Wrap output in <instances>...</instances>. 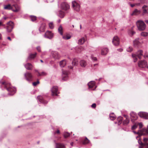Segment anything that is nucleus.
I'll return each mask as SVG.
<instances>
[{
  "mask_svg": "<svg viewBox=\"0 0 148 148\" xmlns=\"http://www.w3.org/2000/svg\"><path fill=\"white\" fill-rule=\"evenodd\" d=\"M59 134L60 133V131H59V130H58L56 131V132H54V134Z\"/></svg>",
  "mask_w": 148,
  "mask_h": 148,
  "instance_id": "5fc2aeb1",
  "label": "nucleus"
},
{
  "mask_svg": "<svg viewBox=\"0 0 148 148\" xmlns=\"http://www.w3.org/2000/svg\"><path fill=\"white\" fill-rule=\"evenodd\" d=\"M138 115L141 118L148 119V113L145 112H140L138 113Z\"/></svg>",
  "mask_w": 148,
  "mask_h": 148,
  "instance_id": "1a4fd4ad",
  "label": "nucleus"
},
{
  "mask_svg": "<svg viewBox=\"0 0 148 148\" xmlns=\"http://www.w3.org/2000/svg\"><path fill=\"white\" fill-rule=\"evenodd\" d=\"M91 57L92 59L96 61L97 60V58L96 57H94L92 55Z\"/></svg>",
  "mask_w": 148,
  "mask_h": 148,
  "instance_id": "8fccbe9b",
  "label": "nucleus"
},
{
  "mask_svg": "<svg viewBox=\"0 0 148 148\" xmlns=\"http://www.w3.org/2000/svg\"><path fill=\"white\" fill-rule=\"evenodd\" d=\"M51 94L52 96H57L58 95V88L54 86L51 89Z\"/></svg>",
  "mask_w": 148,
  "mask_h": 148,
  "instance_id": "9d476101",
  "label": "nucleus"
},
{
  "mask_svg": "<svg viewBox=\"0 0 148 148\" xmlns=\"http://www.w3.org/2000/svg\"><path fill=\"white\" fill-rule=\"evenodd\" d=\"M80 64L81 66L83 67H85L86 65V63L84 60H81L80 62Z\"/></svg>",
  "mask_w": 148,
  "mask_h": 148,
  "instance_id": "c85d7f7f",
  "label": "nucleus"
},
{
  "mask_svg": "<svg viewBox=\"0 0 148 148\" xmlns=\"http://www.w3.org/2000/svg\"><path fill=\"white\" fill-rule=\"evenodd\" d=\"M145 22L146 23H148V20H146L145 21Z\"/></svg>",
  "mask_w": 148,
  "mask_h": 148,
  "instance_id": "69168bd1",
  "label": "nucleus"
},
{
  "mask_svg": "<svg viewBox=\"0 0 148 148\" xmlns=\"http://www.w3.org/2000/svg\"><path fill=\"white\" fill-rule=\"evenodd\" d=\"M131 120H136L137 119L138 116L135 113L132 112L130 113Z\"/></svg>",
  "mask_w": 148,
  "mask_h": 148,
  "instance_id": "f3484780",
  "label": "nucleus"
},
{
  "mask_svg": "<svg viewBox=\"0 0 148 148\" xmlns=\"http://www.w3.org/2000/svg\"><path fill=\"white\" fill-rule=\"evenodd\" d=\"M148 7L147 5H144L142 7L143 10V13L144 14L148 13V12L147 10Z\"/></svg>",
  "mask_w": 148,
  "mask_h": 148,
  "instance_id": "cd10ccee",
  "label": "nucleus"
},
{
  "mask_svg": "<svg viewBox=\"0 0 148 148\" xmlns=\"http://www.w3.org/2000/svg\"><path fill=\"white\" fill-rule=\"evenodd\" d=\"M143 51L141 50H139L138 51L136 54H133L132 56L134 58V62H136L137 60L138 57L140 59H141V56H143Z\"/></svg>",
  "mask_w": 148,
  "mask_h": 148,
  "instance_id": "7ed1b4c3",
  "label": "nucleus"
},
{
  "mask_svg": "<svg viewBox=\"0 0 148 148\" xmlns=\"http://www.w3.org/2000/svg\"><path fill=\"white\" fill-rule=\"evenodd\" d=\"M137 126L138 124L136 123L132 127V130H135L136 128L137 127Z\"/></svg>",
  "mask_w": 148,
  "mask_h": 148,
  "instance_id": "79ce46f5",
  "label": "nucleus"
},
{
  "mask_svg": "<svg viewBox=\"0 0 148 148\" xmlns=\"http://www.w3.org/2000/svg\"><path fill=\"white\" fill-rule=\"evenodd\" d=\"M71 38V36L68 34H64L62 36V38L64 40H68Z\"/></svg>",
  "mask_w": 148,
  "mask_h": 148,
  "instance_id": "bb28decb",
  "label": "nucleus"
},
{
  "mask_svg": "<svg viewBox=\"0 0 148 148\" xmlns=\"http://www.w3.org/2000/svg\"><path fill=\"white\" fill-rule=\"evenodd\" d=\"M39 83V82L38 80L37 82H34L33 83V85L34 86H36L37 84Z\"/></svg>",
  "mask_w": 148,
  "mask_h": 148,
  "instance_id": "49530a36",
  "label": "nucleus"
},
{
  "mask_svg": "<svg viewBox=\"0 0 148 148\" xmlns=\"http://www.w3.org/2000/svg\"><path fill=\"white\" fill-rule=\"evenodd\" d=\"M119 120H122L123 119L122 117H120L119 118Z\"/></svg>",
  "mask_w": 148,
  "mask_h": 148,
  "instance_id": "bf43d9fd",
  "label": "nucleus"
},
{
  "mask_svg": "<svg viewBox=\"0 0 148 148\" xmlns=\"http://www.w3.org/2000/svg\"><path fill=\"white\" fill-rule=\"evenodd\" d=\"M136 24L138 29L140 31L144 30L146 27V25L143 21L141 20L138 21Z\"/></svg>",
  "mask_w": 148,
  "mask_h": 148,
  "instance_id": "f03ea898",
  "label": "nucleus"
},
{
  "mask_svg": "<svg viewBox=\"0 0 148 148\" xmlns=\"http://www.w3.org/2000/svg\"><path fill=\"white\" fill-rule=\"evenodd\" d=\"M7 38L9 40H11V39L10 37H8Z\"/></svg>",
  "mask_w": 148,
  "mask_h": 148,
  "instance_id": "052dcab7",
  "label": "nucleus"
},
{
  "mask_svg": "<svg viewBox=\"0 0 148 148\" xmlns=\"http://www.w3.org/2000/svg\"><path fill=\"white\" fill-rule=\"evenodd\" d=\"M138 143H139L140 144H142V142H141V143H140V142H139V141H138Z\"/></svg>",
  "mask_w": 148,
  "mask_h": 148,
  "instance_id": "774afa93",
  "label": "nucleus"
},
{
  "mask_svg": "<svg viewBox=\"0 0 148 148\" xmlns=\"http://www.w3.org/2000/svg\"><path fill=\"white\" fill-rule=\"evenodd\" d=\"M64 15V12L61 10H60L59 11L58 16L62 18H63Z\"/></svg>",
  "mask_w": 148,
  "mask_h": 148,
  "instance_id": "c756f323",
  "label": "nucleus"
},
{
  "mask_svg": "<svg viewBox=\"0 0 148 148\" xmlns=\"http://www.w3.org/2000/svg\"><path fill=\"white\" fill-rule=\"evenodd\" d=\"M113 43L115 46H117L119 44V38L117 36H115L113 39Z\"/></svg>",
  "mask_w": 148,
  "mask_h": 148,
  "instance_id": "ddd939ff",
  "label": "nucleus"
},
{
  "mask_svg": "<svg viewBox=\"0 0 148 148\" xmlns=\"http://www.w3.org/2000/svg\"><path fill=\"white\" fill-rule=\"evenodd\" d=\"M25 68L28 70H32V69L33 66L30 63H27L25 64Z\"/></svg>",
  "mask_w": 148,
  "mask_h": 148,
  "instance_id": "6ab92c4d",
  "label": "nucleus"
},
{
  "mask_svg": "<svg viewBox=\"0 0 148 148\" xmlns=\"http://www.w3.org/2000/svg\"><path fill=\"white\" fill-rule=\"evenodd\" d=\"M63 135L64 138H67L69 137L70 135V134L69 133L67 132H64L63 134Z\"/></svg>",
  "mask_w": 148,
  "mask_h": 148,
  "instance_id": "c9c22d12",
  "label": "nucleus"
},
{
  "mask_svg": "<svg viewBox=\"0 0 148 148\" xmlns=\"http://www.w3.org/2000/svg\"><path fill=\"white\" fill-rule=\"evenodd\" d=\"M37 53H35L34 54H31L29 55V57L28 58L29 59H31L34 58L36 55Z\"/></svg>",
  "mask_w": 148,
  "mask_h": 148,
  "instance_id": "473e14b6",
  "label": "nucleus"
},
{
  "mask_svg": "<svg viewBox=\"0 0 148 148\" xmlns=\"http://www.w3.org/2000/svg\"><path fill=\"white\" fill-rule=\"evenodd\" d=\"M61 9L65 11H67L70 8V6L66 2H63L61 4Z\"/></svg>",
  "mask_w": 148,
  "mask_h": 148,
  "instance_id": "0eeeda50",
  "label": "nucleus"
},
{
  "mask_svg": "<svg viewBox=\"0 0 148 148\" xmlns=\"http://www.w3.org/2000/svg\"><path fill=\"white\" fill-rule=\"evenodd\" d=\"M89 142V140L87 138H86L85 139L83 142V143L84 144H88Z\"/></svg>",
  "mask_w": 148,
  "mask_h": 148,
  "instance_id": "58836bf2",
  "label": "nucleus"
},
{
  "mask_svg": "<svg viewBox=\"0 0 148 148\" xmlns=\"http://www.w3.org/2000/svg\"><path fill=\"white\" fill-rule=\"evenodd\" d=\"M58 31L60 34L62 35L63 34V29L62 27L60 26L58 28Z\"/></svg>",
  "mask_w": 148,
  "mask_h": 148,
  "instance_id": "f704fd0d",
  "label": "nucleus"
},
{
  "mask_svg": "<svg viewBox=\"0 0 148 148\" xmlns=\"http://www.w3.org/2000/svg\"><path fill=\"white\" fill-rule=\"evenodd\" d=\"M96 105L95 103H93L91 106V107L92 108H96Z\"/></svg>",
  "mask_w": 148,
  "mask_h": 148,
  "instance_id": "603ef678",
  "label": "nucleus"
},
{
  "mask_svg": "<svg viewBox=\"0 0 148 148\" xmlns=\"http://www.w3.org/2000/svg\"><path fill=\"white\" fill-rule=\"evenodd\" d=\"M140 5V3H136L135 4H130V6L132 7H133L135 5Z\"/></svg>",
  "mask_w": 148,
  "mask_h": 148,
  "instance_id": "09e8293b",
  "label": "nucleus"
},
{
  "mask_svg": "<svg viewBox=\"0 0 148 148\" xmlns=\"http://www.w3.org/2000/svg\"><path fill=\"white\" fill-rule=\"evenodd\" d=\"M55 148H65L64 145L61 143H56Z\"/></svg>",
  "mask_w": 148,
  "mask_h": 148,
  "instance_id": "5701e85b",
  "label": "nucleus"
},
{
  "mask_svg": "<svg viewBox=\"0 0 148 148\" xmlns=\"http://www.w3.org/2000/svg\"><path fill=\"white\" fill-rule=\"evenodd\" d=\"M66 60H63L60 62V65L61 67H63L66 65Z\"/></svg>",
  "mask_w": 148,
  "mask_h": 148,
  "instance_id": "393cba45",
  "label": "nucleus"
},
{
  "mask_svg": "<svg viewBox=\"0 0 148 148\" xmlns=\"http://www.w3.org/2000/svg\"><path fill=\"white\" fill-rule=\"evenodd\" d=\"M11 10L14 12H18L20 10V7L17 4H15L11 6Z\"/></svg>",
  "mask_w": 148,
  "mask_h": 148,
  "instance_id": "4468645a",
  "label": "nucleus"
},
{
  "mask_svg": "<svg viewBox=\"0 0 148 148\" xmlns=\"http://www.w3.org/2000/svg\"><path fill=\"white\" fill-rule=\"evenodd\" d=\"M44 36L46 38L51 39L53 36V34L51 32L47 31L45 33Z\"/></svg>",
  "mask_w": 148,
  "mask_h": 148,
  "instance_id": "2eb2a0df",
  "label": "nucleus"
},
{
  "mask_svg": "<svg viewBox=\"0 0 148 148\" xmlns=\"http://www.w3.org/2000/svg\"><path fill=\"white\" fill-rule=\"evenodd\" d=\"M52 56L53 58L55 59H59L60 56L58 52L53 51L51 52Z\"/></svg>",
  "mask_w": 148,
  "mask_h": 148,
  "instance_id": "f8f14e48",
  "label": "nucleus"
},
{
  "mask_svg": "<svg viewBox=\"0 0 148 148\" xmlns=\"http://www.w3.org/2000/svg\"><path fill=\"white\" fill-rule=\"evenodd\" d=\"M143 140L144 142L145 143V144L146 145H147V147L146 148H148V143H147V141H148V138H143Z\"/></svg>",
  "mask_w": 148,
  "mask_h": 148,
  "instance_id": "e433bc0d",
  "label": "nucleus"
},
{
  "mask_svg": "<svg viewBox=\"0 0 148 148\" xmlns=\"http://www.w3.org/2000/svg\"><path fill=\"white\" fill-rule=\"evenodd\" d=\"M68 68L70 69H72L73 68V67L72 66H69Z\"/></svg>",
  "mask_w": 148,
  "mask_h": 148,
  "instance_id": "4d7b16f0",
  "label": "nucleus"
},
{
  "mask_svg": "<svg viewBox=\"0 0 148 148\" xmlns=\"http://www.w3.org/2000/svg\"><path fill=\"white\" fill-rule=\"evenodd\" d=\"M46 75V73L44 72H42L41 73L39 72H38V75H37L38 76H40L41 75Z\"/></svg>",
  "mask_w": 148,
  "mask_h": 148,
  "instance_id": "4c0bfd02",
  "label": "nucleus"
},
{
  "mask_svg": "<svg viewBox=\"0 0 148 148\" xmlns=\"http://www.w3.org/2000/svg\"><path fill=\"white\" fill-rule=\"evenodd\" d=\"M140 1L141 3H144L145 2V0H140Z\"/></svg>",
  "mask_w": 148,
  "mask_h": 148,
  "instance_id": "6e6d98bb",
  "label": "nucleus"
},
{
  "mask_svg": "<svg viewBox=\"0 0 148 148\" xmlns=\"http://www.w3.org/2000/svg\"><path fill=\"white\" fill-rule=\"evenodd\" d=\"M46 27V25L45 23H42L40 27L39 30L40 32L45 31Z\"/></svg>",
  "mask_w": 148,
  "mask_h": 148,
  "instance_id": "a211bd4d",
  "label": "nucleus"
},
{
  "mask_svg": "<svg viewBox=\"0 0 148 148\" xmlns=\"http://www.w3.org/2000/svg\"><path fill=\"white\" fill-rule=\"evenodd\" d=\"M137 124H138V125L139 128H141L143 126V124L142 123H137Z\"/></svg>",
  "mask_w": 148,
  "mask_h": 148,
  "instance_id": "a18cd8bd",
  "label": "nucleus"
},
{
  "mask_svg": "<svg viewBox=\"0 0 148 148\" xmlns=\"http://www.w3.org/2000/svg\"><path fill=\"white\" fill-rule=\"evenodd\" d=\"M49 27L51 29H53L54 28V25L53 22H50L49 24Z\"/></svg>",
  "mask_w": 148,
  "mask_h": 148,
  "instance_id": "a19ab883",
  "label": "nucleus"
},
{
  "mask_svg": "<svg viewBox=\"0 0 148 148\" xmlns=\"http://www.w3.org/2000/svg\"><path fill=\"white\" fill-rule=\"evenodd\" d=\"M124 116L125 118H126V119H127V116L126 115H124Z\"/></svg>",
  "mask_w": 148,
  "mask_h": 148,
  "instance_id": "680f3d73",
  "label": "nucleus"
},
{
  "mask_svg": "<svg viewBox=\"0 0 148 148\" xmlns=\"http://www.w3.org/2000/svg\"><path fill=\"white\" fill-rule=\"evenodd\" d=\"M141 35L142 36H146L147 35L148 33L146 32H143L141 33Z\"/></svg>",
  "mask_w": 148,
  "mask_h": 148,
  "instance_id": "c03bdc74",
  "label": "nucleus"
},
{
  "mask_svg": "<svg viewBox=\"0 0 148 148\" xmlns=\"http://www.w3.org/2000/svg\"><path fill=\"white\" fill-rule=\"evenodd\" d=\"M88 85L89 88L92 89L93 88L94 86H95V82L94 81H91L88 83Z\"/></svg>",
  "mask_w": 148,
  "mask_h": 148,
  "instance_id": "4be33fe9",
  "label": "nucleus"
},
{
  "mask_svg": "<svg viewBox=\"0 0 148 148\" xmlns=\"http://www.w3.org/2000/svg\"><path fill=\"white\" fill-rule=\"evenodd\" d=\"M11 5L10 4L5 5L4 6V8L5 10H10L11 9Z\"/></svg>",
  "mask_w": 148,
  "mask_h": 148,
  "instance_id": "2f4dec72",
  "label": "nucleus"
},
{
  "mask_svg": "<svg viewBox=\"0 0 148 148\" xmlns=\"http://www.w3.org/2000/svg\"><path fill=\"white\" fill-rule=\"evenodd\" d=\"M78 64V61L77 59L74 58L72 62V64L73 66H76Z\"/></svg>",
  "mask_w": 148,
  "mask_h": 148,
  "instance_id": "7c9ffc66",
  "label": "nucleus"
},
{
  "mask_svg": "<svg viewBox=\"0 0 148 148\" xmlns=\"http://www.w3.org/2000/svg\"><path fill=\"white\" fill-rule=\"evenodd\" d=\"M147 65V62L145 60H140L138 61V66L141 68H144L146 67Z\"/></svg>",
  "mask_w": 148,
  "mask_h": 148,
  "instance_id": "6e6552de",
  "label": "nucleus"
},
{
  "mask_svg": "<svg viewBox=\"0 0 148 148\" xmlns=\"http://www.w3.org/2000/svg\"><path fill=\"white\" fill-rule=\"evenodd\" d=\"M108 52V49L107 48H103L101 50V54L102 55H106Z\"/></svg>",
  "mask_w": 148,
  "mask_h": 148,
  "instance_id": "412c9836",
  "label": "nucleus"
},
{
  "mask_svg": "<svg viewBox=\"0 0 148 148\" xmlns=\"http://www.w3.org/2000/svg\"><path fill=\"white\" fill-rule=\"evenodd\" d=\"M37 98L39 101L41 103L44 104H46L48 102L45 100L43 97L41 96H38L37 97Z\"/></svg>",
  "mask_w": 148,
  "mask_h": 148,
  "instance_id": "dca6fc26",
  "label": "nucleus"
},
{
  "mask_svg": "<svg viewBox=\"0 0 148 148\" xmlns=\"http://www.w3.org/2000/svg\"><path fill=\"white\" fill-rule=\"evenodd\" d=\"M30 18L32 21H34L36 20V16H30Z\"/></svg>",
  "mask_w": 148,
  "mask_h": 148,
  "instance_id": "ea45409f",
  "label": "nucleus"
},
{
  "mask_svg": "<svg viewBox=\"0 0 148 148\" xmlns=\"http://www.w3.org/2000/svg\"><path fill=\"white\" fill-rule=\"evenodd\" d=\"M3 25L2 23L0 22V26H1V25Z\"/></svg>",
  "mask_w": 148,
  "mask_h": 148,
  "instance_id": "0e129e2a",
  "label": "nucleus"
},
{
  "mask_svg": "<svg viewBox=\"0 0 148 148\" xmlns=\"http://www.w3.org/2000/svg\"><path fill=\"white\" fill-rule=\"evenodd\" d=\"M0 83L2 86L9 92V94L13 95L15 93V88L12 87L10 84L7 83L5 82H1Z\"/></svg>",
  "mask_w": 148,
  "mask_h": 148,
  "instance_id": "f257e3e1",
  "label": "nucleus"
},
{
  "mask_svg": "<svg viewBox=\"0 0 148 148\" xmlns=\"http://www.w3.org/2000/svg\"><path fill=\"white\" fill-rule=\"evenodd\" d=\"M24 76L26 79L29 81H30L32 80L33 76L32 73L29 72H27L25 73Z\"/></svg>",
  "mask_w": 148,
  "mask_h": 148,
  "instance_id": "423d86ee",
  "label": "nucleus"
},
{
  "mask_svg": "<svg viewBox=\"0 0 148 148\" xmlns=\"http://www.w3.org/2000/svg\"><path fill=\"white\" fill-rule=\"evenodd\" d=\"M110 118L112 120H114L116 119V116L114 113H110Z\"/></svg>",
  "mask_w": 148,
  "mask_h": 148,
  "instance_id": "a878e982",
  "label": "nucleus"
},
{
  "mask_svg": "<svg viewBox=\"0 0 148 148\" xmlns=\"http://www.w3.org/2000/svg\"><path fill=\"white\" fill-rule=\"evenodd\" d=\"M7 18V17H4V19L5 20H6Z\"/></svg>",
  "mask_w": 148,
  "mask_h": 148,
  "instance_id": "338daca9",
  "label": "nucleus"
},
{
  "mask_svg": "<svg viewBox=\"0 0 148 148\" xmlns=\"http://www.w3.org/2000/svg\"><path fill=\"white\" fill-rule=\"evenodd\" d=\"M117 50L121 52L123 51V49H118Z\"/></svg>",
  "mask_w": 148,
  "mask_h": 148,
  "instance_id": "13d9d810",
  "label": "nucleus"
},
{
  "mask_svg": "<svg viewBox=\"0 0 148 148\" xmlns=\"http://www.w3.org/2000/svg\"><path fill=\"white\" fill-rule=\"evenodd\" d=\"M86 40V38H82L79 40L78 43L79 45H82Z\"/></svg>",
  "mask_w": 148,
  "mask_h": 148,
  "instance_id": "b1692460",
  "label": "nucleus"
},
{
  "mask_svg": "<svg viewBox=\"0 0 148 148\" xmlns=\"http://www.w3.org/2000/svg\"><path fill=\"white\" fill-rule=\"evenodd\" d=\"M8 25L6 27L8 32H11L14 27V24L13 22L11 21L9 22L7 24Z\"/></svg>",
  "mask_w": 148,
  "mask_h": 148,
  "instance_id": "39448f33",
  "label": "nucleus"
},
{
  "mask_svg": "<svg viewBox=\"0 0 148 148\" xmlns=\"http://www.w3.org/2000/svg\"><path fill=\"white\" fill-rule=\"evenodd\" d=\"M140 11L137 9H135L133 12L131 14L132 16L137 15L140 13Z\"/></svg>",
  "mask_w": 148,
  "mask_h": 148,
  "instance_id": "aec40b11",
  "label": "nucleus"
},
{
  "mask_svg": "<svg viewBox=\"0 0 148 148\" xmlns=\"http://www.w3.org/2000/svg\"><path fill=\"white\" fill-rule=\"evenodd\" d=\"M36 49L38 51L40 52L41 51V48L40 47H37L36 48Z\"/></svg>",
  "mask_w": 148,
  "mask_h": 148,
  "instance_id": "3c124183",
  "label": "nucleus"
},
{
  "mask_svg": "<svg viewBox=\"0 0 148 148\" xmlns=\"http://www.w3.org/2000/svg\"><path fill=\"white\" fill-rule=\"evenodd\" d=\"M72 6L73 10L77 12H79L80 10L79 4L76 1H74L72 2Z\"/></svg>",
  "mask_w": 148,
  "mask_h": 148,
  "instance_id": "20e7f679",
  "label": "nucleus"
},
{
  "mask_svg": "<svg viewBox=\"0 0 148 148\" xmlns=\"http://www.w3.org/2000/svg\"><path fill=\"white\" fill-rule=\"evenodd\" d=\"M122 121H117V122H114V123L115 124H116L118 123V125H119L120 124L121 122Z\"/></svg>",
  "mask_w": 148,
  "mask_h": 148,
  "instance_id": "864d4df0",
  "label": "nucleus"
},
{
  "mask_svg": "<svg viewBox=\"0 0 148 148\" xmlns=\"http://www.w3.org/2000/svg\"><path fill=\"white\" fill-rule=\"evenodd\" d=\"M73 142H72L71 143V145L72 146H73Z\"/></svg>",
  "mask_w": 148,
  "mask_h": 148,
  "instance_id": "e2e57ef3",
  "label": "nucleus"
},
{
  "mask_svg": "<svg viewBox=\"0 0 148 148\" xmlns=\"http://www.w3.org/2000/svg\"><path fill=\"white\" fill-rule=\"evenodd\" d=\"M132 50V48L131 47H129L127 49V51L128 52H131Z\"/></svg>",
  "mask_w": 148,
  "mask_h": 148,
  "instance_id": "de8ad7c7",
  "label": "nucleus"
},
{
  "mask_svg": "<svg viewBox=\"0 0 148 148\" xmlns=\"http://www.w3.org/2000/svg\"><path fill=\"white\" fill-rule=\"evenodd\" d=\"M62 73V80L63 81L66 80L68 78V72L67 71H63Z\"/></svg>",
  "mask_w": 148,
  "mask_h": 148,
  "instance_id": "9b49d317",
  "label": "nucleus"
},
{
  "mask_svg": "<svg viewBox=\"0 0 148 148\" xmlns=\"http://www.w3.org/2000/svg\"><path fill=\"white\" fill-rule=\"evenodd\" d=\"M140 42L137 40H135L134 41V45H137L139 44Z\"/></svg>",
  "mask_w": 148,
  "mask_h": 148,
  "instance_id": "37998d69",
  "label": "nucleus"
},
{
  "mask_svg": "<svg viewBox=\"0 0 148 148\" xmlns=\"http://www.w3.org/2000/svg\"><path fill=\"white\" fill-rule=\"evenodd\" d=\"M133 27H132V29L130 30H129L128 32L129 34L131 36H132L135 33V32L133 31Z\"/></svg>",
  "mask_w": 148,
  "mask_h": 148,
  "instance_id": "72a5a7b5",
  "label": "nucleus"
}]
</instances>
